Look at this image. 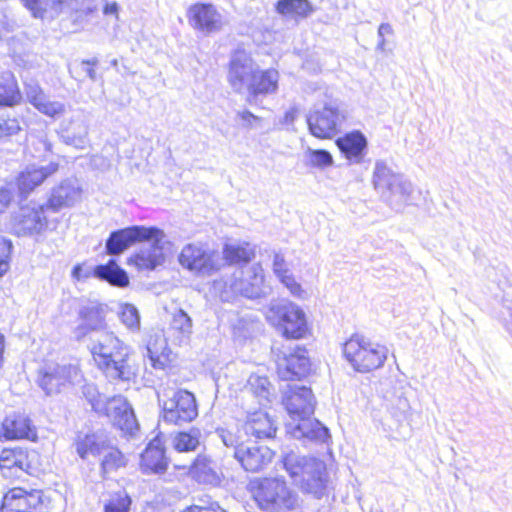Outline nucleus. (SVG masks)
Wrapping results in <instances>:
<instances>
[{
  "label": "nucleus",
  "mask_w": 512,
  "mask_h": 512,
  "mask_svg": "<svg viewBox=\"0 0 512 512\" xmlns=\"http://www.w3.org/2000/svg\"><path fill=\"white\" fill-rule=\"evenodd\" d=\"M237 117L245 128H253L262 121L261 117L253 114L249 110L238 112Z\"/></svg>",
  "instance_id": "obj_52"
},
{
  "label": "nucleus",
  "mask_w": 512,
  "mask_h": 512,
  "mask_svg": "<svg viewBox=\"0 0 512 512\" xmlns=\"http://www.w3.org/2000/svg\"><path fill=\"white\" fill-rule=\"evenodd\" d=\"M27 98L35 109L50 118H56L65 112V106L62 103L50 101L39 86L32 87L27 92Z\"/></svg>",
  "instance_id": "obj_26"
},
{
  "label": "nucleus",
  "mask_w": 512,
  "mask_h": 512,
  "mask_svg": "<svg viewBox=\"0 0 512 512\" xmlns=\"http://www.w3.org/2000/svg\"><path fill=\"white\" fill-rule=\"evenodd\" d=\"M21 2L36 18H43L47 12V4L43 0H21Z\"/></svg>",
  "instance_id": "obj_50"
},
{
  "label": "nucleus",
  "mask_w": 512,
  "mask_h": 512,
  "mask_svg": "<svg viewBox=\"0 0 512 512\" xmlns=\"http://www.w3.org/2000/svg\"><path fill=\"white\" fill-rule=\"evenodd\" d=\"M275 11L296 22L309 17L314 12V7L309 0H278L275 3Z\"/></svg>",
  "instance_id": "obj_28"
},
{
  "label": "nucleus",
  "mask_w": 512,
  "mask_h": 512,
  "mask_svg": "<svg viewBox=\"0 0 512 512\" xmlns=\"http://www.w3.org/2000/svg\"><path fill=\"white\" fill-rule=\"evenodd\" d=\"M367 350L368 343L360 335L354 334L345 342L344 352H366Z\"/></svg>",
  "instance_id": "obj_48"
},
{
  "label": "nucleus",
  "mask_w": 512,
  "mask_h": 512,
  "mask_svg": "<svg viewBox=\"0 0 512 512\" xmlns=\"http://www.w3.org/2000/svg\"><path fill=\"white\" fill-rule=\"evenodd\" d=\"M119 317L121 322L130 330H138L140 326V317L138 310L131 304L122 306Z\"/></svg>",
  "instance_id": "obj_41"
},
{
  "label": "nucleus",
  "mask_w": 512,
  "mask_h": 512,
  "mask_svg": "<svg viewBox=\"0 0 512 512\" xmlns=\"http://www.w3.org/2000/svg\"><path fill=\"white\" fill-rule=\"evenodd\" d=\"M157 234H160L159 228L145 226H130L113 231L106 240V252L109 255L120 254L131 245L146 242Z\"/></svg>",
  "instance_id": "obj_11"
},
{
  "label": "nucleus",
  "mask_w": 512,
  "mask_h": 512,
  "mask_svg": "<svg viewBox=\"0 0 512 512\" xmlns=\"http://www.w3.org/2000/svg\"><path fill=\"white\" fill-rule=\"evenodd\" d=\"M29 453L22 448H5L0 453V471L5 478H19L22 473H30Z\"/></svg>",
  "instance_id": "obj_16"
},
{
  "label": "nucleus",
  "mask_w": 512,
  "mask_h": 512,
  "mask_svg": "<svg viewBox=\"0 0 512 512\" xmlns=\"http://www.w3.org/2000/svg\"><path fill=\"white\" fill-rule=\"evenodd\" d=\"M13 245L9 239L0 236V276L10 268Z\"/></svg>",
  "instance_id": "obj_44"
},
{
  "label": "nucleus",
  "mask_w": 512,
  "mask_h": 512,
  "mask_svg": "<svg viewBox=\"0 0 512 512\" xmlns=\"http://www.w3.org/2000/svg\"><path fill=\"white\" fill-rule=\"evenodd\" d=\"M179 263L190 271L208 274L219 270V255L216 251L201 245L190 243L185 245L179 254Z\"/></svg>",
  "instance_id": "obj_9"
},
{
  "label": "nucleus",
  "mask_w": 512,
  "mask_h": 512,
  "mask_svg": "<svg viewBox=\"0 0 512 512\" xmlns=\"http://www.w3.org/2000/svg\"><path fill=\"white\" fill-rule=\"evenodd\" d=\"M168 466L165 449L159 439L152 440L141 454L140 467L145 474L164 473Z\"/></svg>",
  "instance_id": "obj_21"
},
{
  "label": "nucleus",
  "mask_w": 512,
  "mask_h": 512,
  "mask_svg": "<svg viewBox=\"0 0 512 512\" xmlns=\"http://www.w3.org/2000/svg\"><path fill=\"white\" fill-rule=\"evenodd\" d=\"M374 188L386 197L398 196L407 199L410 185L384 164H377L373 173Z\"/></svg>",
  "instance_id": "obj_13"
},
{
  "label": "nucleus",
  "mask_w": 512,
  "mask_h": 512,
  "mask_svg": "<svg viewBox=\"0 0 512 512\" xmlns=\"http://www.w3.org/2000/svg\"><path fill=\"white\" fill-rule=\"evenodd\" d=\"M277 373L282 380H294L306 377L311 363L304 354H277Z\"/></svg>",
  "instance_id": "obj_17"
},
{
  "label": "nucleus",
  "mask_w": 512,
  "mask_h": 512,
  "mask_svg": "<svg viewBox=\"0 0 512 512\" xmlns=\"http://www.w3.org/2000/svg\"><path fill=\"white\" fill-rule=\"evenodd\" d=\"M17 234L20 236H32L42 233L48 225L44 214V207L24 210L16 219Z\"/></svg>",
  "instance_id": "obj_22"
},
{
  "label": "nucleus",
  "mask_w": 512,
  "mask_h": 512,
  "mask_svg": "<svg viewBox=\"0 0 512 512\" xmlns=\"http://www.w3.org/2000/svg\"><path fill=\"white\" fill-rule=\"evenodd\" d=\"M189 25L198 32L212 34L223 27V19L217 7L210 2L197 1L186 10Z\"/></svg>",
  "instance_id": "obj_10"
},
{
  "label": "nucleus",
  "mask_w": 512,
  "mask_h": 512,
  "mask_svg": "<svg viewBox=\"0 0 512 512\" xmlns=\"http://www.w3.org/2000/svg\"><path fill=\"white\" fill-rule=\"evenodd\" d=\"M309 164L312 167L326 168L333 164V157L327 150L315 149L308 152Z\"/></svg>",
  "instance_id": "obj_43"
},
{
  "label": "nucleus",
  "mask_w": 512,
  "mask_h": 512,
  "mask_svg": "<svg viewBox=\"0 0 512 512\" xmlns=\"http://www.w3.org/2000/svg\"><path fill=\"white\" fill-rule=\"evenodd\" d=\"M282 402L289 415L285 427L290 437L317 443H326L330 439L328 428L311 417L315 410L316 399L309 387L296 384L288 386Z\"/></svg>",
  "instance_id": "obj_2"
},
{
  "label": "nucleus",
  "mask_w": 512,
  "mask_h": 512,
  "mask_svg": "<svg viewBox=\"0 0 512 512\" xmlns=\"http://www.w3.org/2000/svg\"><path fill=\"white\" fill-rule=\"evenodd\" d=\"M335 144L345 159L360 163L366 154L368 141L360 130H352L338 137Z\"/></svg>",
  "instance_id": "obj_18"
},
{
  "label": "nucleus",
  "mask_w": 512,
  "mask_h": 512,
  "mask_svg": "<svg viewBox=\"0 0 512 512\" xmlns=\"http://www.w3.org/2000/svg\"><path fill=\"white\" fill-rule=\"evenodd\" d=\"M283 465L295 485L303 483V476L309 470L319 471L323 469V461L311 457L299 455L293 451L283 456Z\"/></svg>",
  "instance_id": "obj_19"
},
{
  "label": "nucleus",
  "mask_w": 512,
  "mask_h": 512,
  "mask_svg": "<svg viewBox=\"0 0 512 512\" xmlns=\"http://www.w3.org/2000/svg\"><path fill=\"white\" fill-rule=\"evenodd\" d=\"M7 347V339L4 333L0 331V352H4Z\"/></svg>",
  "instance_id": "obj_58"
},
{
  "label": "nucleus",
  "mask_w": 512,
  "mask_h": 512,
  "mask_svg": "<svg viewBox=\"0 0 512 512\" xmlns=\"http://www.w3.org/2000/svg\"><path fill=\"white\" fill-rule=\"evenodd\" d=\"M22 100L18 81L13 73L4 74L0 80V107H13Z\"/></svg>",
  "instance_id": "obj_29"
},
{
  "label": "nucleus",
  "mask_w": 512,
  "mask_h": 512,
  "mask_svg": "<svg viewBox=\"0 0 512 512\" xmlns=\"http://www.w3.org/2000/svg\"><path fill=\"white\" fill-rule=\"evenodd\" d=\"M248 386L263 406L275 398V388L266 376L252 374L248 379Z\"/></svg>",
  "instance_id": "obj_33"
},
{
  "label": "nucleus",
  "mask_w": 512,
  "mask_h": 512,
  "mask_svg": "<svg viewBox=\"0 0 512 512\" xmlns=\"http://www.w3.org/2000/svg\"><path fill=\"white\" fill-rule=\"evenodd\" d=\"M355 371L365 373L379 368L386 360L385 354H344Z\"/></svg>",
  "instance_id": "obj_34"
},
{
  "label": "nucleus",
  "mask_w": 512,
  "mask_h": 512,
  "mask_svg": "<svg viewBox=\"0 0 512 512\" xmlns=\"http://www.w3.org/2000/svg\"><path fill=\"white\" fill-rule=\"evenodd\" d=\"M184 512H226L218 503L200 500L198 504H193Z\"/></svg>",
  "instance_id": "obj_51"
},
{
  "label": "nucleus",
  "mask_w": 512,
  "mask_h": 512,
  "mask_svg": "<svg viewBox=\"0 0 512 512\" xmlns=\"http://www.w3.org/2000/svg\"><path fill=\"white\" fill-rule=\"evenodd\" d=\"M189 473L199 483L212 484L218 480L211 460L206 456L199 455L190 466Z\"/></svg>",
  "instance_id": "obj_35"
},
{
  "label": "nucleus",
  "mask_w": 512,
  "mask_h": 512,
  "mask_svg": "<svg viewBox=\"0 0 512 512\" xmlns=\"http://www.w3.org/2000/svg\"><path fill=\"white\" fill-rule=\"evenodd\" d=\"M92 275L112 286L123 288L129 285L126 271L120 268L114 259H110L106 264L95 266Z\"/></svg>",
  "instance_id": "obj_27"
},
{
  "label": "nucleus",
  "mask_w": 512,
  "mask_h": 512,
  "mask_svg": "<svg viewBox=\"0 0 512 512\" xmlns=\"http://www.w3.org/2000/svg\"><path fill=\"white\" fill-rule=\"evenodd\" d=\"M169 328L179 342L188 340L192 334V320L184 310L179 309L172 315Z\"/></svg>",
  "instance_id": "obj_38"
},
{
  "label": "nucleus",
  "mask_w": 512,
  "mask_h": 512,
  "mask_svg": "<svg viewBox=\"0 0 512 512\" xmlns=\"http://www.w3.org/2000/svg\"><path fill=\"white\" fill-rule=\"evenodd\" d=\"M83 64L87 67L86 71H87L88 76L91 79H95L96 78V72H95L94 68L96 66V61L95 60H85V61H83Z\"/></svg>",
  "instance_id": "obj_57"
},
{
  "label": "nucleus",
  "mask_w": 512,
  "mask_h": 512,
  "mask_svg": "<svg viewBox=\"0 0 512 512\" xmlns=\"http://www.w3.org/2000/svg\"><path fill=\"white\" fill-rule=\"evenodd\" d=\"M42 504V491L14 487L3 496L0 509L1 512H38Z\"/></svg>",
  "instance_id": "obj_12"
},
{
  "label": "nucleus",
  "mask_w": 512,
  "mask_h": 512,
  "mask_svg": "<svg viewBox=\"0 0 512 512\" xmlns=\"http://www.w3.org/2000/svg\"><path fill=\"white\" fill-rule=\"evenodd\" d=\"M93 359L110 379L129 380L134 375L123 354H93Z\"/></svg>",
  "instance_id": "obj_20"
},
{
  "label": "nucleus",
  "mask_w": 512,
  "mask_h": 512,
  "mask_svg": "<svg viewBox=\"0 0 512 512\" xmlns=\"http://www.w3.org/2000/svg\"><path fill=\"white\" fill-rule=\"evenodd\" d=\"M379 41L377 43V49L381 52L391 50V46L394 44V31L390 24L382 23L378 28Z\"/></svg>",
  "instance_id": "obj_42"
},
{
  "label": "nucleus",
  "mask_w": 512,
  "mask_h": 512,
  "mask_svg": "<svg viewBox=\"0 0 512 512\" xmlns=\"http://www.w3.org/2000/svg\"><path fill=\"white\" fill-rule=\"evenodd\" d=\"M200 439V429L193 427L189 431L175 434L172 439V445L179 452L194 451L199 446Z\"/></svg>",
  "instance_id": "obj_39"
},
{
  "label": "nucleus",
  "mask_w": 512,
  "mask_h": 512,
  "mask_svg": "<svg viewBox=\"0 0 512 512\" xmlns=\"http://www.w3.org/2000/svg\"><path fill=\"white\" fill-rule=\"evenodd\" d=\"M273 271L280 282L290 291V293L298 298H303L304 290L301 284L296 280L295 276L289 271L284 259L276 256L273 261Z\"/></svg>",
  "instance_id": "obj_32"
},
{
  "label": "nucleus",
  "mask_w": 512,
  "mask_h": 512,
  "mask_svg": "<svg viewBox=\"0 0 512 512\" xmlns=\"http://www.w3.org/2000/svg\"><path fill=\"white\" fill-rule=\"evenodd\" d=\"M58 164H51L48 167L31 168L22 171L16 178V186L21 197H27L38 186H40L51 174L56 172Z\"/></svg>",
  "instance_id": "obj_23"
},
{
  "label": "nucleus",
  "mask_w": 512,
  "mask_h": 512,
  "mask_svg": "<svg viewBox=\"0 0 512 512\" xmlns=\"http://www.w3.org/2000/svg\"><path fill=\"white\" fill-rule=\"evenodd\" d=\"M255 256L249 243L228 244L223 247V259L228 265L246 264Z\"/></svg>",
  "instance_id": "obj_36"
},
{
  "label": "nucleus",
  "mask_w": 512,
  "mask_h": 512,
  "mask_svg": "<svg viewBox=\"0 0 512 512\" xmlns=\"http://www.w3.org/2000/svg\"><path fill=\"white\" fill-rule=\"evenodd\" d=\"M99 349L103 352H117L123 349L121 341L112 333H105Z\"/></svg>",
  "instance_id": "obj_49"
},
{
  "label": "nucleus",
  "mask_w": 512,
  "mask_h": 512,
  "mask_svg": "<svg viewBox=\"0 0 512 512\" xmlns=\"http://www.w3.org/2000/svg\"><path fill=\"white\" fill-rule=\"evenodd\" d=\"M274 452L267 446L243 444L234 452V458L249 472H258L273 459Z\"/></svg>",
  "instance_id": "obj_15"
},
{
  "label": "nucleus",
  "mask_w": 512,
  "mask_h": 512,
  "mask_svg": "<svg viewBox=\"0 0 512 512\" xmlns=\"http://www.w3.org/2000/svg\"><path fill=\"white\" fill-rule=\"evenodd\" d=\"M13 202V192L10 188L0 185V214L5 212Z\"/></svg>",
  "instance_id": "obj_53"
},
{
  "label": "nucleus",
  "mask_w": 512,
  "mask_h": 512,
  "mask_svg": "<svg viewBox=\"0 0 512 512\" xmlns=\"http://www.w3.org/2000/svg\"><path fill=\"white\" fill-rule=\"evenodd\" d=\"M259 507L267 511L291 510L297 505V495L280 478H264L250 484Z\"/></svg>",
  "instance_id": "obj_3"
},
{
  "label": "nucleus",
  "mask_w": 512,
  "mask_h": 512,
  "mask_svg": "<svg viewBox=\"0 0 512 512\" xmlns=\"http://www.w3.org/2000/svg\"><path fill=\"white\" fill-rule=\"evenodd\" d=\"M108 444L103 434L93 433L79 437L76 442V451L82 459L88 456H100L105 446Z\"/></svg>",
  "instance_id": "obj_30"
},
{
  "label": "nucleus",
  "mask_w": 512,
  "mask_h": 512,
  "mask_svg": "<svg viewBox=\"0 0 512 512\" xmlns=\"http://www.w3.org/2000/svg\"><path fill=\"white\" fill-rule=\"evenodd\" d=\"M71 275L74 280L81 281L89 278L92 275V273H90L87 270H84L82 264H77L73 267Z\"/></svg>",
  "instance_id": "obj_55"
},
{
  "label": "nucleus",
  "mask_w": 512,
  "mask_h": 512,
  "mask_svg": "<svg viewBox=\"0 0 512 512\" xmlns=\"http://www.w3.org/2000/svg\"><path fill=\"white\" fill-rule=\"evenodd\" d=\"M165 396L166 399L159 397V403L162 407V418L166 423L182 425L198 416L196 399L191 392L180 389Z\"/></svg>",
  "instance_id": "obj_6"
},
{
  "label": "nucleus",
  "mask_w": 512,
  "mask_h": 512,
  "mask_svg": "<svg viewBox=\"0 0 512 512\" xmlns=\"http://www.w3.org/2000/svg\"><path fill=\"white\" fill-rule=\"evenodd\" d=\"M227 81L234 91L246 92V102L274 95L279 90L280 73L276 68H259L244 49L233 51L227 65Z\"/></svg>",
  "instance_id": "obj_1"
},
{
  "label": "nucleus",
  "mask_w": 512,
  "mask_h": 512,
  "mask_svg": "<svg viewBox=\"0 0 512 512\" xmlns=\"http://www.w3.org/2000/svg\"><path fill=\"white\" fill-rule=\"evenodd\" d=\"M69 191L64 187H58L51 193L49 199L45 205H42L45 209H51L54 212L61 210L68 206Z\"/></svg>",
  "instance_id": "obj_40"
},
{
  "label": "nucleus",
  "mask_w": 512,
  "mask_h": 512,
  "mask_svg": "<svg viewBox=\"0 0 512 512\" xmlns=\"http://www.w3.org/2000/svg\"><path fill=\"white\" fill-rule=\"evenodd\" d=\"M90 402L96 412L104 413L124 434L133 436L138 430L139 425L134 410L123 396H114L106 401L100 398L90 399Z\"/></svg>",
  "instance_id": "obj_5"
},
{
  "label": "nucleus",
  "mask_w": 512,
  "mask_h": 512,
  "mask_svg": "<svg viewBox=\"0 0 512 512\" xmlns=\"http://www.w3.org/2000/svg\"><path fill=\"white\" fill-rule=\"evenodd\" d=\"M82 375L75 365H59L48 362L39 370V386L47 395L60 391V387L69 383H80Z\"/></svg>",
  "instance_id": "obj_7"
},
{
  "label": "nucleus",
  "mask_w": 512,
  "mask_h": 512,
  "mask_svg": "<svg viewBox=\"0 0 512 512\" xmlns=\"http://www.w3.org/2000/svg\"><path fill=\"white\" fill-rule=\"evenodd\" d=\"M21 131L20 121L16 117H8L0 121V139L8 138Z\"/></svg>",
  "instance_id": "obj_46"
},
{
  "label": "nucleus",
  "mask_w": 512,
  "mask_h": 512,
  "mask_svg": "<svg viewBox=\"0 0 512 512\" xmlns=\"http://www.w3.org/2000/svg\"><path fill=\"white\" fill-rule=\"evenodd\" d=\"M328 482V476L326 471V465L323 462V469L319 471H307L303 476V483H299L298 487L306 492L313 494L315 497L320 498L326 489Z\"/></svg>",
  "instance_id": "obj_31"
},
{
  "label": "nucleus",
  "mask_w": 512,
  "mask_h": 512,
  "mask_svg": "<svg viewBox=\"0 0 512 512\" xmlns=\"http://www.w3.org/2000/svg\"><path fill=\"white\" fill-rule=\"evenodd\" d=\"M165 234L160 229V234L149 238L151 245L147 249H141L128 258V264L134 266L137 270H154L165 261L164 252Z\"/></svg>",
  "instance_id": "obj_14"
},
{
  "label": "nucleus",
  "mask_w": 512,
  "mask_h": 512,
  "mask_svg": "<svg viewBox=\"0 0 512 512\" xmlns=\"http://www.w3.org/2000/svg\"><path fill=\"white\" fill-rule=\"evenodd\" d=\"M68 0H51L49 4H47V10L49 9L54 14H60L64 8L67 6Z\"/></svg>",
  "instance_id": "obj_56"
},
{
  "label": "nucleus",
  "mask_w": 512,
  "mask_h": 512,
  "mask_svg": "<svg viewBox=\"0 0 512 512\" xmlns=\"http://www.w3.org/2000/svg\"><path fill=\"white\" fill-rule=\"evenodd\" d=\"M345 115L336 106L324 105L315 109L307 116V125L310 133L321 140L331 139L339 131L340 123Z\"/></svg>",
  "instance_id": "obj_8"
},
{
  "label": "nucleus",
  "mask_w": 512,
  "mask_h": 512,
  "mask_svg": "<svg viewBox=\"0 0 512 512\" xmlns=\"http://www.w3.org/2000/svg\"><path fill=\"white\" fill-rule=\"evenodd\" d=\"M3 435L6 439H21L35 436L28 417L22 414L8 415L2 423Z\"/></svg>",
  "instance_id": "obj_25"
},
{
  "label": "nucleus",
  "mask_w": 512,
  "mask_h": 512,
  "mask_svg": "<svg viewBox=\"0 0 512 512\" xmlns=\"http://www.w3.org/2000/svg\"><path fill=\"white\" fill-rule=\"evenodd\" d=\"M269 321L289 340H299L311 335L306 315L296 304L288 302L269 308Z\"/></svg>",
  "instance_id": "obj_4"
},
{
  "label": "nucleus",
  "mask_w": 512,
  "mask_h": 512,
  "mask_svg": "<svg viewBox=\"0 0 512 512\" xmlns=\"http://www.w3.org/2000/svg\"><path fill=\"white\" fill-rule=\"evenodd\" d=\"M168 354H148L149 363L156 369H163L168 361Z\"/></svg>",
  "instance_id": "obj_54"
},
{
  "label": "nucleus",
  "mask_w": 512,
  "mask_h": 512,
  "mask_svg": "<svg viewBox=\"0 0 512 512\" xmlns=\"http://www.w3.org/2000/svg\"><path fill=\"white\" fill-rule=\"evenodd\" d=\"M243 428L247 435L258 439L272 438L277 430L274 420L263 410L248 413Z\"/></svg>",
  "instance_id": "obj_24"
},
{
  "label": "nucleus",
  "mask_w": 512,
  "mask_h": 512,
  "mask_svg": "<svg viewBox=\"0 0 512 512\" xmlns=\"http://www.w3.org/2000/svg\"><path fill=\"white\" fill-rule=\"evenodd\" d=\"M215 435L221 440L225 447L231 448L233 453L244 444L239 441V438L235 434L224 428H218L215 431Z\"/></svg>",
  "instance_id": "obj_47"
},
{
  "label": "nucleus",
  "mask_w": 512,
  "mask_h": 512,
  "mask_svg": "<svg viewBox=\"0 0 512 512\" xmlns=\"http://www.w3.org/2000/svg\"><path fill=\"white\" fill-rule=\"evenodd\" d=\"M131 499L126 494H119L113 497L106 505L105 512H129Z\"/></svg>",
  "instance_id": "obj_45"
},
{
  "label": "nucleus",
  "mask_w": 512,
  "mask_h": 512,
  "mask_svg": "<svg viewBox=\"0 0 512 512\" xmlns=\"http://www.w3.org/2000/svg\"><path fill=\"white\" fill-rule=\"evenodd\" d=\"M101 470L103 474H109L126 466L127 459L124 454L115 446L109 443L101 453Z\"/></svg>",
  "instance_id": "obj_37"
}]
</instances>
